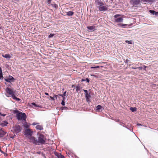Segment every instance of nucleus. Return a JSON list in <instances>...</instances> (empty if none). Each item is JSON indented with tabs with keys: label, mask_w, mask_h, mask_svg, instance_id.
<instances>
[{
	"label": "nucleus",
	"mask_w": 158,
	"mask_h": 158,
	"mask_svg": "<svg viewBox=\"0 0 158 158\" xmlns=\"http://www.w3.org/2000/svg\"><path fill=\"white\" fill-rule=\"evenodd\" d=\"M37 135H38V139L34 136H31L29 138V139L31 140V142L35 145H40L45 144L47 139L45 136L43 134L38 133H37Z\"/></svg>",
	"instance_id": "obj_1"
},
{
	"label": "nucleus",
	"mask_w": 158,
	"mask_h": 158,
	"mask_svg": "<svg viewBox=\"0 0 158 158\" xmlns=\"http://www.w3.org/2000/svg\"><path fill=\"white\" fill-rule=\"evenodd\" d=\"M5 94L7 97H11L13 99L17 102L21 100L20 98H17L15 95L16 90L15 89H11L9 87L6 88L5 90Z\"/></svg>",
	"instance_id": "obj_2"
},
{
	"label": "nucleus",
	"mask_w": 158,
	"mask_h": 158,
	"mask_svg": "<svg viewBox=\"0 0 158 158\" xmlns=\"http://www.w3.org/2000/svg\"><path fill=\"white\" fill-rule=\"evenodd\" d=\"M13 113L16 115L15 117L18 121H26L27 115L25 113L22 112L16 109L13 110Z\"/></svg>",
	"instance_id": "obj_3"
},
{
	"label": "nucleus",
	"mask_w": 158,
	"mask_h": 158,
	"mask_svg": "<svg viewBox=\"0 0 158 158\" xmlns=\"http://www.w3.org/2000/svg\"><path fill=\"white\" fill-rule=\"evenodd\" d=\"M4 80L5 81L4 84L6 85L7 83H9L12 85V83L14 82L16 79L13 76L9 75L8 76L4 77Z\"/></svg>",
	"instance_id": "obj_4"
},
{
	"label": "nucleus",
	"mask_w": 158,
	"mask_h": 158,
	"mask_svg": "<svg viewBox=\"0 0 158 158\" xmlns=\"http://www.w3.org/2000/svg\"><path fill=\"white\" fill-rule=\"evenodd\" d=\"M12 129L13 131L11 130V131L14 134L15 133L16 135L20 132L22 130V128L19 125H16L15 126L12 127Z\"/></svg>",
	"instance_id": "obj_5"
},
{
	"label": "nucleus",
	"mask_w": 158,
	"mask_h": 158,
	"mask_svg": "<svg viewBox=\"0 0 158 158\" xmlns=\"http://www.w3.org/2000/svg\"><path fill=\"white\" fill-rule=\"evenodd\" d=\"M83 90L85 92L86 101L88 104H89L91 102L90 98L91 97L90 94L89 92L87 90L83 89Z\"/></svg>",
	"instance_id": "obj_6"
},
{
	"label": "nucleus",
	"mask_w": 158,
	"mask_h": 158,
	"mask_svg": "<svg viewBox=\"0 0 158 158\" xmlns=\"http://www.w3.org/2000/svg\"><path fill=\"white\" fill-rule=\"evenodd\" d=\"M121 16V15L120 14H116L114 15V21L116 23H120L123 22V17H119V16Z\"/></svg>",
	"instance_id": "obj_7"
},
{
	"label": "nucleus",
	"mask_w": 158,
	"mask_h": 158,
	"mask_svg": "<svg viewBox=\"0 0 158 158\" xmlns=\"http://www.w3.org/2000/svg\"><path fill=\"white\" fill-rule=\"evenodd\" d=\"M32 133L33 132L29 129H24V135L26 137H27L29 139L32 135Z\"/></svg>",
	"instance_id": "obj_8"
},
{
	"label": "nucleus",
	"mask_w": 158,
	"mask_h": 158,
	"mask_svg": "<svg viewBox=\"0 0 158 158\" xmlns=\"http://www.w3.org/2000/svg\"><path fill=\"white\" fill-rule=\"evenodd\" d=\"M108 6L106 4L100 7H98V10L100 11H107L108 9Z\"/></svg>",
	"instance_id": "obj_9"
},
{
	"label": "nucleus",
	"mask_w": 158,
	"mask_h": 158,
	"mask_svg": "<svg viewBox=\"0 0 158 158\" xmlns=\"http://www.w3.org/2000/svg\"><path fill=\"white\" fill-rule=\"evenodd\" d=\"M141 1V0H131L130 3L132 5H137L140 4Z\"/></svg>",
	"instance_id": "obj_10"
},
{
	"label": "nucleus",
	"mask_w": 158,
	"mask_h": 158,
	"mask_svg": "<svg viewBox=\"0 0 158 158\" xmlns=\"http://www.w3.org/2000/svg\"><path fill=\"white\" fill-rule=\"evenodd\" d=\"M94 109L96 112H102L104 110V108L101 105H98L94 108Z\"/></svg>",
	"instance_id": "obj_11"
},
{
	"label": "nucleus",
	"mask_w": 158,
	"mask_h": 158,
	"mask_svg": "<svg viewBox=\"0 0 158 158\" xmlns=\"http://www.w3.org/2000/svg\"><path fill=\"white\" fill-rule=\"evenodd\" d=\"M156 1V0H141V2H143L144 4L146 3L152 4Z\"/></svg>",
	"instance_id": "obj_12"
},
{
	"label": "nucleus",
	"mask_w": 158,
	"mask_h": 158,
	"mask_svg": "<svg viewBox=\"0 0 158 158\" xmlns=\"http://www.w3.org/2000/svg\"><path fill=\"white\" fill-rule=\"evenodd\" d=\"M95 3H96L97 5L98 6V7H100L103 5H105V3L102 2L101 0H95Z\"/></svg>",
	"instance_id": "obj_13"
},
{
	"label": "nucleus",
	"mask_w": 158,
	"mask_h": 158,
	"mask_svg": "<svg viewBox=\"0 0 158 158\" xmlns=\"http://www.w3.org/2000/svg\"><path fill=\"white\" fill-rule=\"evenodd\" d=\"M11 55H12L11 54H2V56L3 57L6 58L7 60H9L11 58Z\"/></svg>",
	"instance_id": "obj_14"
},
{
	"label": "nucleus",
	"mask_w": 158,
	"mask_h": 158,
	"mask_svg": "<svg viewBox=\"0 0 158 158\" xmlns=\"http://www.w3.org/2000/svg\"><path fill=\"white\" fill-rule=\"evenodd\" d=\"M7 132L4 131L2 128L0 129V138H1L4 136Z\"/></svg>",
	"instance_id": "obj_15"
},
{
	"label": "nucleus",
	"mask_w": 158,
	"mask_h": 158,
	"mask_svg": "<svg viewBox=\"0 0 158 158\" xmlns=\"http://www.w3.org/2000/svg\"><path fill=\"white\" fill-rule=\"evenodd\" d=\"M87 28L89 31L91 32H93L96 30L95 27L94 26H87Z\"/></svg>",
	"instance_id": "obj_16"
},
{
	"label": "nucleus",
	"mask_w": 158,
	"mask_h": 158,
	"mask_svg": "<svg viewBox=\"0 0 158 158\" xmlns=\"http://www.w3.org/2000/svg\"><path fill=\"white\" fill-rule=\"evenodd\" d=\"M148 12L152 15L158 16V11H156L154 10H149Z\"/></svg>",
	"instance_id": "obj_17"
},
{
	"label": "nucleus",
	"mask_w": 158,
	"mask_h": 158,
	"mask_svg": "<svg viewBox=\"0 0 158 158\" xmlns=\"http://www.w3.org/2000/svg\"><path fill=\"white\" fill-rule=\"evenodd\" d=\"M31 105L33 106H32V107L33 108H35L34 107H39L40 108H42V106L41 105H38L36 104L35 102H33L31 103Z\"/></svg>",
	"instance_id": "obj_18"
},
{
	"label": "nucleus",
	"mask_w": 158,
	"mask_h": 158,
	"mask_svg": "<svg viewBox=\"0 0 158 158\" xmlns=\"http://www.w3.org/2000/svg\"><path fill=\"white\" fill-rule=\"evenodd\" d=\"M3 123H0V125L2 127L6 126L8 124V123L6 120H4L2 121Z\"/></svg>",
	"instance_id": "obj_19"
},
{
	"label": "nucleus",
	"mask_w": 158,
	"mask_h": 158,
	"mask_svg": "<svg viewBox=\"0 0 158 158\" xmlns=\"http://www.w3.org/2000/svg\"><path fill=\"white\" fill-rule=\"evenodd\" d=\"M58 97V95H54L53 97L50 96L49 99L52 101H54L55 98L57 101V98Z\"/></svg>",
	"instance_id": "obj_20"
},
{
	"label": "nucleus",
	"mask_w": 158,
	"mask_h": 158,
	"mask_svg": "<svg viewBox=\"0 0 158 158\" xmlns=\"http://www.w3.org/2000/svg\"><path fill=\"white\" fill-rule=\"evenodd\" d=\"M35 128L37 130H42L43 129V128L42 126L39 125L36 126Z\"/></svg>",
	"instance_id": "obj_21"
},
{
	"label": "nucleus",
	"mask_w": 158,
	"mask_h": 158,
	"mask_svg": "<svg viewBox=\"0 0 158 158\" xmlns=\"http://www.w3.org/2000/svg\"><path fill=\"white\" fill-rule=\"evenodd\" d=\"M123 127L129 130L131 127V125L130 124H128L127 126L125 124H123Z\"/></svg>",
	"instance_id": "obj_22"
},
{
	"label": "nucleus",
	"mask_w": 158,
	"mask_h": 158,
	"mask_svg": "<svg viewBox=\"0 0 158 158\" xmlns=\"http://www.w3.org/2000/svg\"><path fill=\"white\" fill-rule=\"evenodd\" d=\"M25 122L23 123V126L26 129H29L28 128L29 127V126L28 125L26 121H25Z\"/></svg>",
	"instance_id": "obj_23"
},
{
	"label": "nucleus",
	"mask_w": 158,
	"mask_h": 158,
	"mask_svg": "<svg viewBox=\"0 0 158 158\" xmlns=\"http://www.w3.org/2000/svg\"><path fill=\"white\" fill-rule=\"evenodd\" d=\"M130 110H131L132 112H134L137 111V108L136 107H130Z\"/></svg>",
	"instance_id": "obj_24"
},
{
	"label": "nucleus",
	"mask_w": 158,
	"mask_h": 158,
	"mask_svg": "<svg viewBox=\"0 0 158 158\" xmlns=\"http://www.w3.org/2000/svg\"><path fill=\"white\" fill-rule=\"evenodd\" d=\"M125 42L128 44H133L134 42L132 40H126Z\"/></svg>",
	"instance_id": "obj_25"
},
{
	"label": "nucleus",
	"mask_w": 158,
	"mask_h": 158,
	"mask_svg": "<svg viewBox=\"0 0 158 158\" xmlns=\"http://www.w3.org/2000/svg\"><path fill=\"white\" fill-rule=\"evenodd\" d=\"M85 81L87 83H89L90 82L89 79L88 78H86L85 79H82L81 80V82Z\"/></svg>",
	"instance_id": "obj_26"
},
{
	"label": "nucleus",
	"mask_w": 158,
	"mask_h": 158,
	"mask_svg": "<svg viewBox=\"0 0 158 158\" xmlns=\"http://www.w3.org/2000/svg\"><path fill=\"white\" fill-rule=\"evenodd\" d=\"M128 25V24L122 23H120L118 24V26L119 27H121L122 28L124 27H126Z\"/></svg>",
	"instance_id": "obj_27"
},
{
	"label": "nucleus",
	"mask_w": 158,
	"mask_h": 158,
	"mask_svg": "<svg viewBox=\"0 0 158 158\" xmlns=\"http://www.w3.org/2000/svg\"><path fill=\"white\" fill-rule=\"evenodd\" d=\"M66 92H67V91L65 90L63 92V94H58L57 95H58V97H59V96H61V97H63L65 96H66Z\"/></svg>",
	"instance_id": "obj_28"
},
{
	"label": "nucleus",
	"mask_w": 158,
	"mask_h": 158,
	"mask_svg": "<svg viewBox=\"0 0 158 158\" xmlns=\"http://www.w3.org/2000/svg\"><path fill=\"white\" fill-rule=\"evenodd\" d=\"M74 14V13L73 11H69L67 12L66 15L68 16H72Z\"/></svg>",
	"instance_id": "obj_29"
},
{
	"label": "nucleus",
	"mask_w": 158,
	"mask_h": 158,
	"mask_svg": "<svg viewBox=\"0 0 158 158\" xmlns=\"http://www.w3.org/2000/svg\"><path fill=\"white\" fill-rule=\"evenodd\" d=\"M75 89L77 92H78V91L80 90L81 88L79 84L75 86Z\"/></svg>",
	"instance_id": "obj_30"
},
{
	"label": "nucleus",
	"mask_w": 158,
	"mask_h": 158,
	"mask_svg": "<svg viewBox=\"0 0 158 158\" xmlns=\"http://www.w3.org/2000/svg\"><path fill=\"white\" fill-rule=\"evenodd\" d=\"M54 154L57 157V158H58V157H60L62 155L61 153H58L56 151L54 152Z\"/></svg>",
	"instance_id": "obj_31"
},
{
	"label": "nucleus",
	"mask_w": 158,
	"mask_h": 158,
	"mask_svg": "<svg viewBox=\"0 0 158 158\" xmlns=\"http://www.w3.org/2000/svg\"><path fill=\"white\" fill-rule=\"evenodd\" d=\"M51 5L53 7L55 8L56 9H57L58 8V6L56 3L51 4Z\"/></svg>",
	"instance_id": "obj_32"
},
{
	"label": "nucleus",
	"mask_w": 158,
	"mask_h": 158,
	"mask_svg": "<svg viewBox=\"0 0 158 158\" xmlns=\"http://www.w3.org/2000/svg\"><path fill=\"white\" fill-rule=\"evenodd\" d=\"M60 109L62 110H69L68 108L66 106H62V107H60Z\"/></svg>",
	"instance_id": "obj_33"
},
{
	"label": "nucleus",
	"mask_w": 158,
	"mask_h": 158,
	"mask_svg": "<svg viewBox=\"0 0 158 158\" xmlns=\"http://www.w3.org/2000/svg\"><path fill=\"white\" fill-rule=\"evenodd\" d=\"M55 35V34L53 33H50L48 36V38L50 39L53 37Z\"/></svg>",
	"instance_id": "obj_34"
},
{
	"label": "nucleus",
	"mask_w": 158,
	"mask_h": 158,
	"mask_svg": "<svg viewBox=\"0 0 158 158\" xmlns=\"http://www.w3.org/2000/svg\"><path fill=\"white\" fill-rule=\"evenodd\" d=\"M52 0H46V3H47L48 5H50L51 4V2L52 1Z\"/></svg>",
	"instance_id": "obj_35"
},
{
	"label": "nucleus",
	"mask_w": 158,
	"mask_h": 158,
	"mask_svg": "<svg viewBox=\"0 0 158 158\" xmlns=\"http://www.w3.org/2000/svg\"><path fill=\"white\" fill-rule=\"evenodd\" d=\"M100 67V66H91L90 67V68L91 69H97L99 68Z\"/></svg>",
	"instance_id": "obj_36"
},
{
	"label": "nucleus",
	"mask_w": 158,
	"mask_h": 158,
	"mask_svg": "<svg viewBox=\"0 0 158 158\" xmlns=\"http://www.w3.org/2000/svg\"><path fill=\"white\" fill-rule=\"evenodd\" d=\"M4 77H3V74H0V80H4Z\"/></svg>",
	"instance_id": "obj_37"
},
{
	"label": "nucleus",
	"mask_w": 158,
	"mask_h": 158,
	"mask_svg": "<svg viewBox=\"0 0 158 158\" xmlns=\"http://www.w3.org/2000/svg\"><path fill=\"white\" fill-rule=\"evenodd\" d=\"M61 104L63 106H64L65 104V101L62 100L61 102Z\"/></svg>",
	"instance_id": "obj_38"
},
{
	"label": "nucleus",
	"mask_w": 158,
	"mask_h": 158,
	"mask_svg": "<svg viewBox=\"0 0 158 158\" xmlns=\"http://www.w3.org/2000/svg\"><path fill=\"white\" fill-rule=\"evenodd\" d=\"M147 67V66H145V65H143V69L145 71H147L146 70V68Z\"/></svg>",
	"instance_id": "obj_39"
},
{
	"label": "nucleus",
	"mask_w": 158,
	"mask_h": 158,
	"mask_svg": "<svg viewBox=\"0 0 158 158\" xmlns=\"http://www.w3.org/2000/svg\"><path fill=\"white\" fill-rule=\"evenodd\" d=\"M124 62L125 63L127 64L128 62L130 60H128L127 59L125 60V59L124 60Z\"/></svg>",
	"instance_id": "obj_40"
},
{
	"label": "nucleus",
	"mask_w": 158,
	"mask_h": 158,
	"mask_svg": "<svg viewBox=\"0 0 158 158\" xmlns=\"http://www.w3.org/2000/svg\"><path fill=\"white\" fill-rule=\"evenodd\" d=\"M6 115V114H2V113H1V112H0V116H2L3 117H4Z\"/></svg>",
	"instance_id": "obj_41"
},
{
	"label": "nucleus",
	"mask_w": 158,
	"mask_h": 158,
	"mask_svg": "<svg viewBox=\"0 0 158 158\" xmlns=\"http://www.w3.org/2000/svg\"><path fill=\"white\" fill-rule=\"evenodd\" d=\"M143 69V66L137 67V69H139V70H142Z\"/></svg>",
	"instance_id": "obj_42"
},
{
	"label": "nucleus",
	"mask_w": 158,
	"mask_h": 158,
	"mask_svg": "<svg viewBox=\"0 0 158 158\" xmlns=\"http://www.w3.org/2000/svg\"><path fill=\"white\" fill-rule=\"evenodd\" d=\"M119 124L120 125L122 126L123 125V124H125L121 121L119 122Z\"/></svg>",
	"instance_id": "obj_43"
},
{
	"label": "nucleus",
	"mask_w": 158,
	"mask_h": 158,
	"mask_svg": "<svg viewBox=\"0 0 158 158\" xmlns=\"http://www.w3.org/2000/svg\"><path fill=\"white\" fill-rule=\"evenodd\" d=\"M136 125L137 126H143V125L139 123H137L136 124Z\"/></svg>",
	"instance_id": "obj_44"
},
{
	"label": "nucleus",
	"mask_w": 158,
	"mask_h": 158,
	"mask_svg": "<svg viewBox=\"0 0 158 158\" xmlns=\"http://www.w3.org/2000/svg\"><path fill=\"white\" fill-rule=\"evenodd\" d=\"M16 135L14 134L13 136H10V138L12 139H14L15 138V137H16Z\"/></svg>",
	"instance_id": "obj_45"
},
{
	"label": "nucleus",
	"mask_w": 158,
	"mask_h": 158,
	"mask_svg": "<svg viewBox=\"0 0 158 158\" xmlns=\"http://www.w3.org/2000/svg\"><path fill=\"white\" fill-rule=\"evenodd\" d=\"M2 74V69L1 67H0V74Z\"/></svg>",
	"instance_id": "obj_46"
},
{
	"label": "nucleus",
	"mask_w": 158,
	"mask_h": 158,
	"mask_svg": "<svg viewBox=\"0 0 158 158\" xmlns=\"http://www.w3.org/2000/svg\"><path fill=\"white\" fill-rule=\"evenodd\" d=\"M62 97V100L65 101V100H66L65 96L63 97Z\"/></svg>",
	"instance_id": "obj_47"
},
{
	"label": "nucleus",
	"mask_w": 158,
	"mask_h": 158,
	"mask_svg": "<svg viewBox=\"0 0 158 158\" xmlns=\"http://www.w3.org/2000/svg\"><path fill=\"white\" fill-rule=\"evenodd\" d=\"M38 124V123H36L35 122H34L32 123V125L33 126H35Z\"/></svg>",
	"instance_id": "obj_48"
},
{
	"label": "nucleus",
	"mask_w": 158,
	"mask_h": 158,
	"mask_svg": "<svg viewBox=\"0 0 158 158\" xmlns=\"http://www.w3.org/2000/svg\"><path fill=\"white\" fill-rule=\"evenodd\" d=\"M115 121L116 122H118V123H119V122H120V120L119 119H116V120H115Z\"/></svg>",
	"instance_id": "obj_49"
},
{
	"label": "nucleus",
	"mask_w": 158,
	"mask_h": 158,
	"mask_svg": "<svg viewBox=\"0 0 158 158\" xmlns=\"http://www.w3.org/2000/svg\"><path fill=\"white\" fill-rule=\"evenodd\" d=\"M6 68L9 69V66L8 64H6Z\"/></svg>",
	"instance_id": "obj_50"
},
{
	"label": "nucleus",
	"mask_w": 158,
	"mask_h": 158,
	"mask_svg": "<svg viewBox=\"0 0 158 158\" xmlns=\"http://www.w3.org/2000/svg\"><path fill=\"white\" fill-rule=\"evenodd\" d=\"M44 94L45 95H46L47 96H48L49 95V94L47 92H45Z\"/></svg>",
	"instance_id": "obj_51"
},
{
	"label": "nucleus",
	"mask_w": 158,
	"mask_h": 158,
	"mask_svg": "<svg viewBox=\"0 0 158 158\" xmlns=\"http://www.w3.org/2000/svg\"><path fill=\"white\" fill-rule=\"evenodd\" d=\"M41 152H40V151H38V152H36L37 153V154H40L41 153Z\"/></svg>",
	"instance_id": "obj_52"
},
{
	"label": "nucleus",
	"mask_w": 158,
	"mask_h": 158,
	"mask_svg": "<svg viewBox=\"0 0 158 158\" xmlns=\"http://www.w3.org/2000/svg\"><path fill=\"white\" fill-rule=\"evenodd\" d=\"M129 130L131 131V132H134L133 131H133V128H132L131 129V128L129 129Z\"/></svg>",
	"instance_id": "obj_53"
},
{
	"label": "nucleus",
	"mask_w": 158,
	"mask_h": 158,
	"mask_svg": "<svg viewBox=\"0 0 158 158\" xmlns=\"http://www.w3.org/2000/svg\"><path fill=\"white\" fill-rule=\"evenodd\" d=\"M131 68L132 69H137V67H131Z\"/></svg>",
	"instance_id": "obj_54"
},
{
	"label": "nucleus",
	"mask_w": 158,
	"mask_h": 158,
	"mask_svg": "<svg viewBox=\"0 0 158 158\" xmlns=\"http://www.w3.org/2000/svg\"><path fill=\"white\" fill-rule=\"evenodd\" d=\"M93 76H94V77H96V78H97V77H98L97 75H94Z\"/></svg>",
	"instance_id": "obj_55"
},
{
	"label": "nucleus",
	"mask_w": 158,
	"mask_h": 158,
	"mask_svg": "<svg viewBox=\"0 0 158 158\" xmlns=\"http://www.w3.org/2000/svg\"><path fill=\"white\" fill-rule=\"evenodd\" d=\"M6 85L8 86L7 87H11V85Z\"/></svg>",
	"instance_id": "obj_56"
},
{
	"label": "nucleus",
	"mask_w": 158,
	"mask_h": 158,
	"mask_svg": "<svg viewBox=\"0 0 158 158\" xmlns=\"http://www.w3.org/2000/svg\"><path fill=\"white\" fill-rule=\"evenodd\" d=\"M74 156H75V158H79L77 156H76V155H74Z\"/></svg>",
	"instance_id": "obj_57"
},
{
	"label": "nucleus",
	"mask_w": 158,
	"mask_h": 158,
	"mask_svg": "<svg viewBox=\"0 0 158 158\" xmlns=\"http://www.w3.org/2000/svg\"><path fill=\"white\" fill-rule=\"evenodd\" d=\"M153 85L155 86H156V84H153Z\"/></svg>",
	"instance_id": "obj_58"
},
{
	"label": "nucleus",
	"mask_w": 158,
	"mask_h": 158,
	"mask_svg": "<svg viewBox=\"0 0 158 158\" xmlns=\"http://www.w3.org/2000/svg\"><path fill=\"white\" fill-rule=\"evenodd\" d=\"M60 96H59V97H58L57 98V99H58H58H60Z\"/></svg>",
	"instance_id": "obj_59"
},
{
	"label": "nucleus",
	"mask_w": 158,
	"mask_h": 158,
	"mask_svg": "<svg viewBox=\"0 0 158 158\" xmlns=\"http://www.w3.org/2000/svg\"><path fill=\"white\" fill-rule=\"evenodd\" d=\"M64 88H63L62 89V90H64Z\"/></svg>",
	"instance_id": "obj_60"
},
{
	"label": "nucleus",
	"mask_w": 158,
	"mask_h": 158,
	"mask_svg": "<svg viewBox=\"0 0 158 158\" xmlns=\"http://www.w3.org/2000/svg\"><path fill=\"white\" fill-rule=\"evenodd\" d=\"M2 28V27H0V29H1Z\"/></svg>",
	"instance_id": "obj_61"
},
{
	"label": "nucleus",
	"mask_w": 158,
	"mask_h": 158,
	"mask_svg": "<svg viewBox=\"0 0 158 158\" xmlns=\"http://www.w3.org/2000/svg\"><path fill=\"white\" fill-rule=\"evenodd\" d=\"M72 87H74V85H72Z\"/></svg>",
	"instance_id": "obj_62"
},
{
	"label": "nucleus",
	"mask_w": 158,
	"mask_h": 158,
	"mask_svg": "<svg viewBox=\"0 0 158 158\" xmlns=\"http://www.w3.org/2000/svg\"><path fill=\"white\" fill-rule=\"evenodd\" d=\"M90 89H89V91H90Z\"/></svg>",
	"instance_id": "obj_63"
},
{
	"label": "nucleus",
	"mask_w": 158,
	"mask_h": 158,
	"mask_svg": "<svg viewBox=\"0 0 158 158\" xmlns=\"http://www.w3.org/2000/svg\"><path fill=\"white\" fill-rule=\"evenodd\" d=\"M68 154H69V153H68Z\"/></svg>",
	"instance_id": "obj_64"
}]
</instances>
